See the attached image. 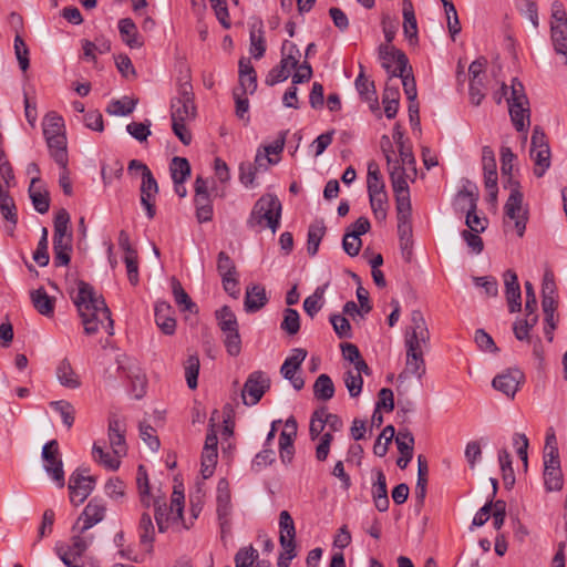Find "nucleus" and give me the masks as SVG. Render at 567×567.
<instances>
[{
  "label": "nucleus",
  "instance_id": "obj_62",
  "mask_svg": "<svg viewBox=\"0 0 567 567\" xmlns=\"http://www.w3.org/2000/svg\"><path fill=\"white\" fill-rule=\"evenodd\" d=\"M199 373L198 355H189L185 362V378L189 389L197 388V378Z\"/></svg>",
  "mask_w": 567,
  "mask_h": 567
},
{
  "label": "nucleus",
  "instance_id": "obj_22",
  "mask_svg": "<svg viewBox=\"0 0 567 567\" xmlns=\"http://www.w3.org/2000/svg\"><path fill=\"white\" fill-rule=\"evenodd\" d=\"M297 421L291 416L286 421L285 429L279 435V452L284 463H290L293 458V441L297 436Z\"/></svg>",
  "mask_w": 567,
  "mask_h": 567
},
{
  "label": "nucleus",
  "instance_id": "obj_8",
  "mask_svg": "<svg viewBox=\"0 0 567 567\" xmlns=\"http://www.w3.org/2000/svg\"><path fill=\"white\" fill-rule=\"evenodd\" d=\"M430 330L420 310L411 312L410 324L404 331L405 350L425 351L430 344Z\"/></svg>",
  "mask_w": 567,
  "mask_h": 567
},
{
  "label": "nucleus",
  "instance_id": "obj_3",
  "mask_svg": "<svg viewBox=\"0 0 567 567\" xmlns=\"http://www.w3.org/2000/svg\"><path fill=\"white\" fill-rule=\"evenodd\" d=\"M43 135L50 154L58 165L66 162V136L62 116L55 112H49L42 121Z\"/></svg>",
  "mask_w": 567,
  "mask_h": 567
},
{
  "label": "nucleus",
  "instance_id": "obj_40",
  "mask_svg": "<svg viewBox=\"0 0 567 567\" xmlns=\"http://www.w3.org/2000/svg\"><path fill=\"white\" fill-rule=\"evenodd\" d=\"M297 66L298 65L290 62V60L288 61L281 56L280 63L268 72L265 83L268 86H274L277 83L286 81L289 78L291 70Z\"/></svg>",
  "mask_w": 567,
  "mask_h": 567
},
{
  "label": "nucleus",
  "instance_id": "obj_44",
  "mask_svg": "<svg viewBox=\"0 0 567 567\" xmlns=\"http://www.w3.org/2000/svg\"><path fill=\"white\" fill-rule=\"evenodd\" d=\"M93 458L103 465L105 468L111 471H116L121 465V457L115 455L113 452L107 453L104 451V447L100 444V442H95L92 447Z\"/></svg>",
  "mask_w": 567,
  "mask_h": 567
},
{
  "label": "nucleus",
  "instance_id": "obj_6",
  "mask_svg": "<svg viewBox=\"0 0 567 567\" xmlns=\"http://www.w3.org/2000/svg\"><path fill=\"white\" fill-rule=\"evenodd\" d=\"M69 213L62 208L54 218L53 252L55 266H68L71 260L72 234L68 231Z\"/></svg>",
  "mask_w": 567,
  "mask_h": 567
},
{
  "label": "nucleus",
  "instance_id": "obj_63",
  "mask_svg": "<svg viewBox=\"0 0 567 567\" xmlns=\"http://www.w3.org/2000/svg\"><path fill=\"white\" fill-rule=\"evenodd\" d=\"M50 405L60 413L63 423L68 429H70L74 423L75 410L73 405L64 400L53 401L50 403Z\"/></svg>",
  "mask_w": 567,
  "mask_h": 567
},
{
  "label": "nucleus",
  "instance_id": "obj_50",
  "mask_svg": "<svg viewBox=\"0 0 567 567\" xmlns=\"http://www.w3.org/2000/svg\"><path fill=\"white\" fill-rule=\"evenodd\" d=\"M136 484L142 505L150 507L154 497L150 493L148 476L144 465H138L137 467Z\"/></svg>",
  "mask_w": 567,
  "mask_h": 567
},
{
  "label": "nucleus",
  "instance_id": "obj_20",
  "mask_svg": "<svg viewBox=\"0 0 567 567\" xmlns=\"http://www.w3.org/2000/svg\"><path fill=\"white\" fill-rule=\"evenodd\" d=\"M505 298L511 313L518 312L522 309V292L516 272L512 269L503 274Z\"/></svg>",
  "mask_w": 567,
  "mask_h": 567
},
{
  "label": "nucleus",
  "instance_id": "obj_32",
  "mask_svg": "<svg viewBox=\"0 0 567 567\" xmlns=\"http://www.w3.org/2000/svg\"><path fill=\"white\" fill-rule=\"evenodd\" d=\"M372 498L379 512H386L390 505L386 488V478L381 470L375 471V482L372 486Z\"/></svg>",
  "mask_w": 567,
  "mask_h": 567
},
{
  "label": "nucleus",
  "instance_id": "obj_21",
  "mask_svg": "<svg viewBox=\"0 0 567 567\" xmlns=\"http://www.w3.org/2000/svg\"><path fill=\"white\" fill-rule=\"evenodd\" d=\"M524 379V373L520 370L508 369L496 375L492 381V385L495 390L503 392L507 396H514Z\"/></svg>",
  "mask_w": 567,
  "mask_h": 567
},
{
  "label": "nucleus",
  "instance_id": "obj_4",
  "mask_svg": "<svg viewBox=\"0 0 567 567\" xmlns=\"http://www.w3.org/2000/svg\"><path fill=\"white\" fill-rule=\"evenodd\" d=\"M542 309L545 317V337L551 342L554 339V330L557 328L558 323V315H556V310L558 307V295H557V285L555 281V275L551 269L547 268L545 270L543 281H542Z\"/></svg>",
  "mask_w": 567,
  "mask_h": 567
},
{
  "label": "nucleus",
  "instance_id": "obj_29",
  "mask_svg": "<svg viewBox=\"0 0 567 567\" xmlns=\"http://www.w3.org/2000/svg\"><path fill=\"white\" fill-rule=\"evenodd\" d=\"M174 310L166 301H158L155 305V322L157 327L165 334H173L176 329V320L174 318Z\"/></svg>",
  "mask_w": 567,
  "mask_h": 567
},
{
  "label": "nucleus",
  "instance_id": "obj_11",
  "mask_svg": "<svg viewBox=\"0 0 567 567\" xmlns=\"http://www.w3.org/2000/svg\"><path fill=\"white\" fill-rule=\"evenodd\" d=\"M43 467L59 488L64 487L65 478L63 462L60 457L59 443L56 440L49 441L42 447Z\"/></svg>",
  "mask_w": 567,
  "mask_h": 567
},
{
  "label": "nucleus",
  "instance_id": "obj_51",
  "mask_svg": "<svg viewBox=\"0 0 567 567\" xmlns=\"http://www.w3.org/2000/svg\"><path fill=\"white\" fill-rule=\"evenodd\" d=\"M216 319L218 320V327L223 334L238 330L237 318L228 306H224L216 311Z\"/></svg>",
  "mask_w": 567,
  "mask_h": 567
},
{
  "label": "nucleus",
  "instance_id": "obj_53",
  "mask_svg": "<svg viewBox=\"0 0 567 567\" xmlns=\"http://www.w3.org/2000/svg\"><path fill=\"white\" fill-rule=\"evenodd\" d=\"M173 182H185L190 175V165L185 157L175 156L169 165Z\"/></svg>",
  "mask_w": 567,
  "mask_h": 567
},
{
  "label": "nucleus",
  "instance_id": "obj_16",
  "mask_svg": "<svg viewBox=\"0 0 567 567\" xmlns=\"http://www.w3.org/2000/svg\"><path fill=\"white\" fill-rule=\"evenodd\" d=\"M269 388V379L260 371L252 372L243 389V400L246 405L257 404Z\"/></svg>",
  "mask_w": 567,
  "mask_h": 567
},
{
  "label": "nucleus",
  "instance_id": "obj_43",
  "mask_svg": "<svg viewBox=\"0 0 567 567\" xmlns=\"http://www.w3.org/2000/svg\"><path fill=\"white\" fill-rule=\"evenodd\" d=\"M543 477L547 492H558L563 488L564 476L560 465H544Z\"/></svg>",
  "mask_w": 567,
  "mask_h": 567
},
{
  "label": "nucleus",
  "instance_id": "obj_10",
  "mask_svg": "<svg viewBox=\"0 0 567 567\" xmlns=\"http://www.w3.org/2000/svg\"><path fill=\"white\" fill-rule=\"evenodd\" d=\"M523 195L517 188L511 190L509 197L504 206V224L506 229H513L522 237L528 220L527 210L522 209Z\"/></svg>",
  "mask_w": 567,
  "mask_h": 567
},
{
  "label": "nucleus",
  "instance_id": "obj_13",
  "mask_svg": "<svg viewBox=\"0 0 567 567\" xmlns=\"http://www.w3.org/2000/svg\"><path fill=\"white\" fill-rule=\"evenodd\" d=\"M86 473L85 468H78L69 478L70 501L75 506L82 504L94 489L96 480Z\"/></svg>",
  "mask_w": 567,
  "mask_h": 567
},
{
  "label": "nucleus",
  "instance_id": "obj_58",
  "mask_svg": "<svg viewBox=\"0 0 567 567\" xmlns=\"http://www.w3.org/2000/svg\"><path fill=\"white\" fill-rule=\"evenodd\" d=\"M217 457V450L203 449L200 473L204 480L209 478L214 474Z\"/></svg>",
  "mask_w": 567,
  "mask_h": 567
},
{
  "label": "nucleus",
  "instance_id": "obj_48",
  "mask_svg": "<svg viewBox=\"0 0 567 567\" xmlns=\"http://www.w3.org/2000/svg\"><path fill=\"white\" fill-rule=\"evenodd\" d=\"M313 395L317 400L329 401L334 395V385L328 374H320L313 384Z\"/></svg>",
  "mask_w": 567,
  "mask_h": 567
},
{
  "label": "nucleus",
  "instance_id": "obj_30",
  "mask_svg": "<svg viewBox=\"0 0 567 567\" xmlns=\"http://www.w3.org/2000/svg\"><path fill=\"white\" fill-rule=\"evenodd\" d=\"M239 86L243 95L252 94L257 90V74L248 58H241L239 60Z\"/></svg>",
  "mask_w": 567,
  "mask_h": 567
},
{
  "label": "nucleus",
  "instance_id": "obj_14",
  "mask_svg": "<svg viewBox=\"0 0 567 567\" xmlns=\"http://www.w3.org/2000/svg\"><path fill=\"white\" fill-rule=\"evenodd\" d=\"M216 502L221 538H225L231 529V498L229 484L226 478H221L218 482Z\"/></svg>",
  "mask_w": 567,
  "mask_h": 567
},
{
  "label": "nucleus",
  "instance_id": "obj_61",
  "mask_svg": "<svg viewBox=\"0 0 567 567\" xmlns=\"http://www.w3.org/2000/svg\"><path fill=\"white\" fill-rule=\"evenodd\" d=\"M281 330L288 334H296L300 329V317L297 310L287 308L284 311V320L280 324Z\"/></svg>",
  "mask_w": 567,
  "mask_h": 567
},
{
  "label": "nucleus",
  "instance_id": "obj_7",
  "mask_svg": "<svg viewBox=\"0 0 567 567\" xmlns=\"http://www.w3.org/2000/svg\"><path fill=\"white\" fill-rule=\"evenodd\" d=\"M172 121L190 122L196 117L193 85L188 76L178 84L177 96L171 103Z\"/></svg>",
  "mask_w": 567,
  "mask_h": 567
},
{
  "label": "nucleus",
  "instance_id": "obj_26",
  "mask_svg": "<svg viewBox=\"0 0 567 567\" xmlns=\"http://www.w3.org/2000/svg\"><path fill=\"white\" fill-rule=\"evenodd\" d=\"M105 506L101 501L92 498L78 519V522H83L81 533H84L97 523L102 522L105 516Z\"/></svg>",
  "mask_w": 567,
  "mask_h": 567
},
{
  "label": "nucleus",
  "instance_id": "obj_25",
  "mask_svg": "<svg viewBox=\"0 0 567 567\" xmlns=\"http://www.w3.org/2000/svg\"><path fill=\"white\" fill-rule=\"evenodd\" d=\"M508 111L514 127L523 133V141L526 143L529 125V102L508 103Z\"/></svg>",
  "mask_w": 567,
  "mask_h": 567
},
{
  "label": "nucleus",
  "instance_id": "obj_12",
  "mask_svg": "<svg viewBox=\"0 0 567 567\" xmlns=\"http://www.w3.org/2000/svg\"><path fill=\"white\" fill-rule=\"evenodd\" d=\"M379 59L382 68L390 74L389 81L396 75H402L410 68L406 55L392 44H381L379 47Z\"/></svg>",
  "mask_w": 567,
  "mask_h": 567
},
{
  "label": "nucleus",
  "instance_id": "obj_54",
  "mask_svg": "<svg viewBox=\"0 0 567 567\" xmlns=\"http://www.w3.org/2000/svg\"><path fill=\"white\" fill-rule=\"evenodd\" d=\"M371 209L378 220L386 218L389 200L386 192L369 195Z\"/></svg>",
  "mask_w": 567,
  "mask_h": 567
},
{
  "label": "nucleus",
  "instance_id": "obj_9",
  "mask_svg": "<svg viewBox=\"0 0 567 567\" xmlns=\"http://www.w3.org/2000/svg\"><path fill=\"white\" fill-rule=\"evenodd\" d=\"M550 31L554 50L565 58L567 64V13L557 0L551 3Z\"/></svg>",
  "mask_w": 567,
  "mask_h": 567
},
{
  "label": "nucleus",
  "instance_id": "obj_49",
  "mask_svg": "<svg viewBox=\"0 0 567 567\" xmlns=\"http://www.w3.org/2000/svg\"><path fill=\"white\" fill-rule=\"evenodd\" d=\"M155 509V520L161 533L168 528V523L172 520L171 513L165 501V497L156 496L152 499Z\"/></svg>",
  "mask_w": 567,
  "mask_h": 567
},
{
  "label": "nucleus",
  "instance_id": "obj_5",
  "mask_svg": "<svg viewBox=\"0 0 567 567\" xmlns=\"http://www.w3.org/2000/svg\"><path fill=\"white\" fill-rule=\"evenodd\" d=\"M381 147L389 166L391 185L395 195V208L411 207L410 190L406 182V169L392 162L391 142L385 135L381 138Z\"/></svg>",
  "mask_w": 567,
  "mask_h": 567
},
{
  "label": "nucleus",
  "instance_id": "obj_28",
  "mask_svg": "<svg viewBox=\"0 0 567 567\" xmlns=\"http://www.w3.org/2000/svg\"><path fill=\"white\" fill-rule=\"evenodd\" d=\"M395 443L401 454L396 465L404 470L413 457L414 436L409 430H400L395 436Z\"/></svg>",
  "mask_w": 567,
  "mask_h": 567
},
{
  "label": "nucleus",
  "instance_id": "obj_31",
  "mask_svg": "<svg viewBox=\"0 0 567 567\" xmlns=\"http://www.w3.org/2000/svg\"><path fill=\"white\" fill-rule=\"evenodd\" d=\"M355 89L360 96L370 103L372 111L379 110V102L375 92L374 82L369 80L364 74V68L360 64V73L354 81Z\"/></svg>",
  "mask_w": 567,
  "mask_h": 567
},
{
  "label": "nucleus",
  "instance_id": "obj_60",
  "mask_svg": "<svg viewBox=\"0 0 567 567\" xmlns=\"http://www.w3.org/2000/svg\"><path fill=\"white\" fill-rule=\"evenodd\" d=\"M250 54L259 60L264 56L266 52V42L264 37V31L261 27L258 30L250 31Z\"/></svg>",
  "mask_w": 567,
  "mask_h": 567
},
{
  "label": "nucleus",
  "instance_id": "obj_52",
  "mask_svg": "<svg viewBox=\"0 0 567 567\" xmlns=\"http://www.w3.org/2000/svg\"><path fill=\"white\" fill-rule=\"evenodd\" d=\"M482 153L485 184L493 186V182H497L496 162L494 153L488 146L483 147Z\"/></svg>",
  "mask_w": 567,
  "mask_h": 567
},
{
  "label": "nucleus",
  "instance_id": "obj_57",
  "mask_svg": "<svg viewBox=\"0 0 567 567\" xmlns=\"http://www.w3.org/2000/svg\"><path fill=\"white\" fill-rule=\"evenodd\" d=\"M513 446L522 461L525 472L528 470V446L529 440L524 433H515L513 435Z\"/></svg>",
  "mask_w": 567,
  "mask_h": 567
},
{
  "label": "nucleus",
  "instance_id": "obj_18",
  "mask_svg": "<svg viewBox=\"0 0 567 567\" xmlns=\"http://www.w3.org/2000/svg\"><path fill=\"white\" fill-rule=\"evenodd\" d=\"M141 178V204L145 208L147 217L152 219L156 214L155 198L158 194V184L151 171H147Z\"/></svg>",
  "mask_w": 567,
  "mask_h": 567
},
{
  "label": "nucleus",
  "instance_id": "obj_15",
  "mask_svg": "<svg viewBox=\"0 0 567 567\" xmlns=\"http://www.w3.org/2000/svg\"><path fill=\"white\" fill-rule=\"evenodd\" d=\"M307 357V351L301 348H296L291 351V354L284 361L280 373L289 380L295 390L299 391L305 385V380L301 375H297L302 362Z\"/></svg>",
  "mask_w": 567,
  "mask_h": 567
},
{
  "label": "nucleus",
  "instance_id": "obj_47",
  "mask_svg": "<svg viewBox=\"0 0 567 567\" xmlns=\"http://www.w3.org/2000/svg\"><path fill=\"white\" fill-rule=\"evenodd\" d=\"M171 286L175 302L181 308V310L189 312L196 311V305L192 301L182 284L175 277L172 278Z\"/></svg>",
  "mask_w": 567,
  "mask_h": 567
},
{
  "label": "nucleus",
  "instance_id": "obj_36",
  "mask_svg": "<svg viewBox=\"0 0 567 567\" xmlns=\"http://www.w3.org/2000/svg\"><path fill=\"white\" fill-rule=\"evenodd\" d=\"M403 32L410 44L417 43V23L414 14L413 6L410 0L403 2Z\"/></svg>",
  "mask_w": 567,
  "mask_h": 567
},
{
  "label": "nucleus",
  "instance_id": "obj_55",
  "mask_svg": "<svg viewBox=\"0 0 567 567\" xmlns=\"http://www.w3.org/2000/svg\"><path fill=\"white\" fill-rule=\"evenodd\" d=\"M323 295L324 288L318 287L311 296L305 299L303 310L310 318H313L323 307Z\"/></svg>",
  "mask_w": 567,
  "mask_h": 567
},
{
  "label": "nucleus",
  "instance_id": "obj_24",
  "mask_svg": "<svg viewBox=\"0 0 567 567\" xmlns=\"http://www.w3.org/2000/svg\"><path fill=\"white\" fill-rule=\"evenodd\" d=\"M107 436L112 452L117 456H125L127 453L125 426L120 420H110Z\"/></svg>",
  "mask_w": 567,
  "mask_h": 567
},
{
  "label": "nucleus",
  "instance_id": "obj_2",
  "mask_svg": "<svg viewBox=\"0 0 567 567\" xmlns=\"http://www.w3.org/2000/svg\"><path fill=\"white\" fill-rule=\"evenodd\" d=\"M281 210L282 206L277 196L266 194L255 203L247 226L257 231L269 228L275 235L280 227Z\"/></svg>",
  "mask_w": 567,
  "mask_h": 567
},
{
  "label": "nucleus",
  "instance_id": "obj_59",
  "mask_svg": "<svg viewBox=\"0 0 567 567\" xmlns=\"http://www.w3.org/2000/svg\"><path fill=\"white\" fill-rule=\"evenodd\" d=\"M136 106V102L128 97H123L121 100H114L110 103L106 109V112L111 115L116 116H125L131 114Z\"/></svg>",
  "mask_w": 567,
  "mask_h": 567
},
{
  "label": "nucleus",
  "instance_id": "obj_38",
  "mask_svg": "<svg viewBox=\"0 0 567 567\" xmlns=\"http://www.w3.org/2000/svg\"><path fill=\"white\" fill-rule=\"evenodd\" d=\"M326 230L327 228L322 219H317L310 224L307 235V251L310 256L317 255Z\"/></svg>",
  "mask_w": 567,
  "mask_h": 567
},
{
  "label": "nucleus",
  "instance_id": "obj_46",
  "mask_svg": "<svg viewBox=\"0 0 567 567\" xmlns=\"http://www.w3.org/2000/svg\"><path fill=\"white\" fill-rule=\"evenodd\" d=\"M140 532V540L141 544L145 547L146 551H151L153 548L154 540V525L151 518V515L147 513H143L138 524Z\"/></svg>",
  "mask_w": 567,
  "mask_h": 567
},
{
  "label": "nucleus",
  "instance_id": "obj_19",
  "mask_svg": "<svg viewBox=\"0 0 567 567\" xmlns=\"http://www.w3.org/2000/svg\"><path fill=\"white\" fill-rule=\"evenodd\" d=\"M538 148L534 174L538 177H542L545 172L550 167V148L548 143L545 141V134L539 131L538 126H534V150Z\"/></svg>",
  "mask_w": 567,
  "mask_h": 567
},
{
  "label": "nucleus",
  "instance_id": "obj_1",
  "mask_svg": "<svg viewBox=\"0 0 567 567\" xmlns=\"http://www.w3.org/2000/svg\"><path fill=\"white\" fill-rule=\"evenodd\" d=\"M74 303L86 334L96 333L101 326L106 330L107 334L113 336L114 322L111 318V311L104 298L97 295L91 285L84 281L79 282Z\"/></svg>",
  "mask_w": 567,
  "mask_h": 567
},
{
  "label": "nucleus",
  "instance_id": "obj_23",
  "mask_svg": "<svg viewBox=\"0 0 567 567\" xmlns=\"http://www.w3.org/2000/svg\"><path fill=\"white\" fill-rule=\"evenodd\" d=\"M89 543L82 536H73L70 545H56L55 551L64 565L80 558L87 549Z\"/></svg>",
  "mask_w": 567,
  "mask_h": 567
},
{
  "label": "nucleus",
  "instance_id": "obj_56",
  "mask_svg": "<svg viewBox=\"0 0 567 567\" xmlns=\"http://www.w3.org/2000/svg\"><path fill=\"white\" fill-rule=\"evenodd\" d=\"M259 554L251 545L239 548L235 555V567H254Z\"/></svg>",
  "mask_w": 567,
  "mask_h": 567
},
{
  "label": "nucleus",
  "instance_id": "obj_17",
  "mask_svg": "<svg viewBox=\"0 0 567 567\" xmlns=\"http://www.w3.org/2000/svg\"><path fill=\"white\" fill-rule=\"evenodd\" d=\"M279 527H280V536L279 542L282 549L287 553V559L291 560L296 556V528L295 523L287 511H282L279 514Z\"/></svg>",
  "mask_w": 567,
  "mask_h": 567
},
{
  "label": "nucleus",
  "instance_id": "obj_33",
  "mask_svg": "<svg viewBox=\"0 0 567 567\" xmlns=\"http://www.w3.org/2000/svg\"><path fill=\"white\" fill-rule=\"evenodd\" d=\"M40 183L41 179L39 176L32 177L29 186V195L34 209L40 214H45L50 208V197L45 189L38 186Z\"/></svg>",
  "mask_w": 567,
  "mask_h": 567
},
{
  "label": "nucleus",
  "instance_id": "obj_45",
  "mask_svg": "<svg viewBox=\"0 0 567 567\" xmlns=\"http://www.w3.org/2000/svg\"><path fill=\"white\" fill-rule=\"evenodd\" d=\"M478 194L476 187L463 188L455 197V207L468 214V212L476 210Z\"/></svg>",
  "mask_w": 567,
  "mask_h": 567
},
{
  "label": "nucleus",
  "instance_id": "obj_35",
  "mask_svg": "<svg viewBox=\"0 0 567 567\" xmlns=\"http://www.w3.org/2000/svg\"><path fill=\"white\" fill-rule=\"evenodd\" d=\"M118 31L122 41L131 49H138L143 45V40L138 34L137 27L130 18L118 21Z\"/></svg>",
  "mask_w": 567,
  "mask_h": 567
},
{
  "label": "nucleus",
  "instance_id": "obj_64",
  "mask_svg": "<svg viewBox=\"0 0 567 567\" xmlns=\"http://www.w3.org/2000/svg\"><path fill=\"white\" fill-rule=\"evenodd\" d=\"M0 212L2 217L10 223V233L18 223L17 207L12 197L0 199Z\"/></svg>",
  "mask_w": 567,
  "mask_h": 567
},
{
  "label": "nucleus",
  "instance_id": "obj_41",
  "mask_svg": "<svg viewBox=\"0 0 567 567\" xmlns=\"http://www.w3.org/2000/svg\"><path fill=\"white\" fill-rule=\"evenodd\" d=\"M56 378L61 385L69 389H78L81 385L79 375L74 372L71 363L64 359L56 368Z\"/></svg>",
  "mask_w": 567,
  "mask_h": 567
},
{
  "label": "nucleus",
  "instance_id": "obj_27",
  "mask_svg": "<svg viewBox=\"0 0 567 567\" xmlns=\"http://www.w3.org/2000/svg\"><path fill=\"white\" fill-rule=\"evenodd\" d=\"M405 368L402 373L399 374L398 380H403L406 375H414L419 380L425 374V361H424V352L425 351H414V350H405Z\"/></svg>",
  "mask_w": 567,
  "mask_h": 567
},
{
  "label": "nucleus",
  "instance_id": "obj_37",
  "mask_svg": "<svg viewBox=\"0 0 567 567\" xmlns=\"http://www.w3.org/2000/svg\"><path fill=\"white\" fill-rule=\"evenodd\" d=\"M30 297L33 307L40 315L48 318L53 317L55 299L50 297L43 288L33 290Z\"/></svg>",
  "mask_w": 567,
  "mask_h": 567
},
{
  "label": "nucleus",
  "instance_id": "obj_39",
  "mask_svg": "<svg viewBox=\"0 0 567 567\" xmlns=\"http://www.w3.org/2000/svg\"><path fill=\"white\" fill-rule=\"evenodd\" d=\"M543 461L544 465H560L558 443L554 427L547 430Z\"/></svg>",
  "mask_w": 567,
  "mask_h": 567
},
{
  "label": "nucleus",
  "instance_id": "obj_34",
  "mask_svg": "<svg viewBox=\"0 0 567 567\" xmlns=\"http://www.w3.org/2000/svg\"><path fill=\"white\" fill-rule=\"evenodd\" d=\"M268 302L265 287L252 285L248 287L245 296V310L247 312H257Z\"/></svg>",
  "mask_w": 567,
  "mask_h": 567
},
{
  "label": "nucleus",
  "instance_id": "obj_42",
  "mask_svg": "<svg viewBox=\"0 0 567 567\" xmlns=\"http://www.w3.org/2000/svg\"><path fill=\"white\" fill-rule=\"evenodd\" d=\"M396 209V219H398V235L400 243L402 241H413L412 240V223H411V213L412 207L408 208H395Z\"/></svg>",
  "mask_w": 567,
  "mask_h": 567
}]
</instances>
